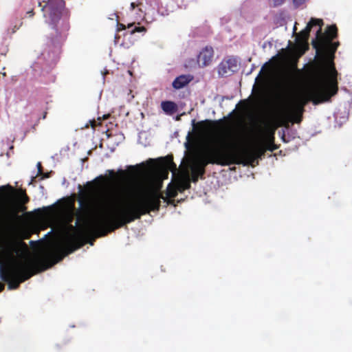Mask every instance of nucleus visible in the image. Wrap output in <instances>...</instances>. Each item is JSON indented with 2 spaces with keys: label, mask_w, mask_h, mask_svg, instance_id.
Returning <instances> with one entry per match:
<instances>
[{
  "label": "nucleus",
  "mask_w": 352,
  "mask_h": 352,
  "mask_svg": "<svg viewBox=\"0 0 352 352\" xmlns=\"http://www.w3.org/2000/svg\"><path fill=\"white\" fill-rule=\"evenodd\" d=\"M161 199L166 200V197L159 192H151L136 201L107 210L106 206L109 199L107 195L96 199L91 190H80L76 226H69L72 233L69 234L65 246L58 249L52 257L36 258L24 262L13 261L1 265L0 278L8 283V289H16L21 283L51 267L85 243L93 245L94 240L88 241L93 235L96 237L106 236L109 232L140 219L142 215L158 211Z\"/></svg>",
  "instance_id": "f257e3e1"
},
{
  "label": "nucleus",
  "mask_w": 352,
  "mask_h": 352,
  "mask_svg": "<svg viewBox=\"0 0 352 352\" xmlns=\"http://www.w3.org/2000/svg\"><path fill=\"white\" fill-rule=\"evenodd\" d=\"M338 72L332 65L329 75L323 76L316 73L314 83L309 91V98L305 95L298 96L287 111V117L293 123H300L302 120L305 106L309 100L314 104L327 102L338 91Z\"/></svg>",
  "instance_id": "f03ea898"
},
{
  "label": "nucleus",
  "mask_w": 352,
  "mask_h": 352,
  "mask_svg": "<svg viewBox=\"0 0 352 352\" xmlns=\"http://www.w3.org/2000/svg\"><path fill=\"white\" fill-rule=\"evenodd\" d=\"M241 162L240 155L235 151H230L229 142L224 137L218 136L213 138L197 156L193 167L200 172L202 179L209 164L228 166L241 164Z\"/></svg>",
  "instance_id": "7ed1b4c3"
},
{
  "label": "nucleus",
  "mask_w": 352,
  "mask_h": 352,
  "mask_svg": "<svg viewBox=\"0 0 352 352\" xmlns=\"http://www.w3.org/2000/svg\"><path fill=\"white\" fill-rule=\"evenodd\" d=\"M0 195L9 206V210L4 216L3 222L6 225H12L19 218V213L26 210L25 205L30 201V198L25 190L15 189L10 184L0 187Z\"/></svg>",
  "instance_id": "20e7f679"
},
{
  "label": "nucleus",
  "mask_w": 352,
  "mask_h": 352,
  "mask_svg": "<svg viewBox=\"0 0 352 352\" xmlns=\"http://www.w3.org/2000/svg\"><path fill=\"white\" fill-rule=\"evenodd\" d=\"M339 45V42L333 43L332 41H330L329 43L327 42L320 45V47L318 48V53H316V54L321 57L322 61H325L327 58H330L331 61L329 65L325 64L321 67L316 73L320 74L321 72L323 76H328L329 75L331 68L332 65H334L333 62L334 54L336 52ZM334 68L336 69V67Z\"/></svg>",
  "instance_id": "39448f33"
},
{
  "label": "nucleus",
  "mask_w": 352,
  "mask_h": 352,
  "mask_svg": "<svg viewBox=\"0 0 352 352\" xmlns=\"http://www.w3.org/2000/svg\"><path fill=\"white\" fill-rule=\"evenodd\" d=\"M229 146L230 151H235L240 155L242 161L241 164L244 165L250 164L254 166L255 162L258 164V159L261 158L266 150L263 146H258L253 151L241 150L239 144L236 141L229 142Z\"/></svg>",
  "instance_id": "423d86ee"
},
{
  "label": "nucleus",
  "mask_w": 352,
  "mask_h": 352,
  "mask_svg": "<svg viewBox=\"0 0 352 352\" xmlns=\"http://www.w3.org/2000/svg\"><path fill=\"white\" fill-rule=\"evenodd\" d=\"M316 35V38L311 42L313 47L316 50V53H318V47L320 45L327 42L333 41V40L338 36V28L336 25H329L327 28L325 32L323 34L322 32V25H318Z\"/></svg>",
  "instance_id": "0eeeda50"
},
{
  "label": "nucleus",
  "mask_w": 352,
  "mask_h": 352,
  "mask_svg": "<svg viewBox=\"0 0 352 352\" xmlns=\"http://www.w3.org/2000/svg\"><path fill=\"white\" fill-rule=\"evenodd\" d=\"M323 24L322 19L311 18L306 28L298 34L297 41L302 44H307L311 28L315 25H323Z\"/></svg>",
  "instance_id": "6e6552de"
},
{
  "label": "nucleus",
  "mask_w": 352,
  "mask_h": 352,
  "mask_svg": "<svg viewBox=\"0 0 352 352\" xmlns=\"http://www.w3.org/2000/svg\"><path fill=\"white\" fill-rule=\"evenodd\" d=\"M213 56V48L210 46H206L198 54L197 63L200 67H206L212 63Z\"/></svg>",
  "instance_id": "1a4fd4ad"
},
{
  "label": "nucleus",
  "mask_w": 352,
  "mask_h": 352,
  "mask_svg": "<svg viewBox=\"0 0 352 352\" xmlns=\"http://www.w3.org/2000/svg\"><path fill=\"white\" fill-rule=\"evenodd\" d=\"M160 163L157 164V169L160 171L164 172L165 175L168 174V170H170L173 174L177 170V166L173 162L172 155H168L165 157L160 159Z\"/></svg>",
  "instance_id": "9d476101"
},
{
  "label": "nucleus",
  "mask_w": 352,
  "mask_h": 352,
  "mask_svg": "<svg viewBox=\"0 0 352 352\" xmlns=\"http://www.w3.org/2000/svg\"><path fill=\"white\" fill-rule=\"evenodd\" d=\"M235 67H236V65L234 60L231 58L224 60L218 66L219 74L221 76H230Z\"/></svg>",
  "instance_id": "9b49d317"
},
{
  "label": "nucleus",
  "mask_w": 352,
  "mask_h": 352,
  "mask_svg": "<svg viewBox=\"0 0 352 352\" xmlns=\"http://www.w3.org/2000/svg\"><path fill=\"white\" fill-rule=\"evenodd\" d=\"M223 122V120H206L198 123V126L202 132H210L216 130L219 125Z\"/></svg>",
  "instance_id": "f8f14e48"
},
{
  "label": "nucleus",
  "mask_w": 352,
  "mask_h": 352,
  "mask_svg": "<svg viewBox=\"0 0 352 352\" xmlns=\"http://www.w3.org/2000/svg\"><path fill=\"white\" fill-rule=\"evenodd\" d=\"M192 78L190 77V76L187 75H181L178 77H177L173 82V87L175 89H179L183 87H184L186 85H187Z\"/></svg>",
  "instance_id": "ddd939ff"
},
{
  "label": "nucleus",
  "mask_w": 352,
  "mask_h": 352,
  "mask_svg": "<svg viewBox=\"0 0 352 352\" xmlns=\"http://www.w3.org/2000/svg\"><path fill=\"white\" fill-rule=\"evenodd\" d=\"M162 110L167 114H173L177 110V104L172 101H163L161 103Z\"/></svg>",
  "instance_id": "4468645a"
},
{
  "label": "nucleus",
  "mask_w": 352,
  "mask_h": 352,
  "mask_svg": "<svg viewBox=\"0 0 352 352\" xmlns=\"http://www.w3.org/2000/svg\"><path fill=\"white\" fill-rule=\"evenodd\" d=\"M178 191L183 192L184 190H188L190 188V182L189 179L186 178H179L175 184Z\"/></svg>",
  "instance_id": "2eb2a0df"
},
{
  "label": "nucleus",
  "mask_w": 352,
  "mask_h": 352,
  "mask_svg": "<svg viewBox=\"0 0 352 352\" xmlns=\"http://www.w3.org/2000/svg\"><path fill=\"white\" fill-rule=\"evenodd\" d=\"M274 135L272 133L266 140V150L274 151L278 149V146L274 143Z\"/></svg>",
  "instance_id": "dca6fc26"
},
{
  "label": "nucleus",
  "mask_w": 352,
  "mask_h": 352,
  "mask_svg": "<svg viewBox=\"0 0 352 352\" xmlns=\"http://www.w3.org/2000/svg\"><path fill=\"white\" fill-rule=\"evenodd\" d=\"M178 192L179 191H178V189H177L175 184H168V186L167 187L166 196L168 198L173 199L177 195Z\"/></svg>",
  "instance_id": "f3484780"
},
{
  "label": "nucleus",
  "mask_w": 352,
  "mask_h": 352,
  "mask_svg": "<svg viewBox=\"0 0 352 352\" xmlns=\"http://www.w3.org/2000/svg\"><path fill=\"white\" fill-rule=\"evenodd\" d=\"M141 6H142V3H135V2H132L131 3V9L132 10H133L135 8H138V11L140 12V14L138 13L139 14V16L140 17H144V14H143V10H142L141 8Z\"/></svg>",
  "instance_id": "a211bd4d"
},
{
  "label": "nucleus",
  "mask_w": 352,
  "mask_h": 352,
  "mask_svg": "<svg viewBox=\"0 0 352 352\" xmlns=\"http://www.w3.org/2000/svg\"><path fill=\"white\" fill-rule=\"evenodd\" d=\"M199 177L201 178V173L198 170H196V168L192 167V182H197L199 179Z\"/></svg>",
  "instance_id": "6ab92c4d"
},
{
  "label": "nucleus",
  "mask_w": 352,
  "mask_h": 352,
  "mask_svg": "<svg viewBox=\"0 0 352 352\" xmlns=\"http://www.w3.org/2000/svg\"><path fill=\"white\" fill-rule=\"evenodd\" d=\"M285 0H269V5L272 8H277L282 6Z\"/></svg>",
  "instance_id": "aec40b11"
},
{
  "label": "nucleus",
  "mask_w": 352,
  "mask_h": 352,
  "mask_svg": "<svg viewBox=\"0 0 352 352\" xmlns=\"http://www.w3.org/2000/svg\"><path fill=\"white\" fill-rule=\"evenodd\" d=\"M146 29L144 26L141 27H135L131 32V34H134L135 32H146Z\"/></svg>",
  "instance_id": "412c9836"
},
{
  "label": "nucleus",
  "mask_w": 352,
  "mask_h": 352,
  "mask_svg": "<svg viewBox=\"0 0 352 352\" xmlns=\"http://www.w3.org/2000/svg\"><path fill=\"white\" fill-rule=\"evenodd\" d=\"M38 175H41L43 174V166L41 162L37 163Z\"/></svg>",
  "instance_id": "4be33fe9"
},
{
  "label": "nucleus",
  "mask_w": 352,
  "mask_h": 352,
  "mask_svg": "<svg viewBox=\"0 0 352 352\" xmlns=\"http://www.w3.org/2000/svg\"><path fill=\"white\" fill-rule=\"evenodd\" d=\"M109 175H110L111 177H112L113 179H115L116 173H115L114 170H109Z\"/></svg>",
  "instance_id": "5701e85b"
},
{
  "label": "nucleus",
  "mask_w": 352,
  "mask_h": 352,
  "mask_svg": "<svg viewBox=\"0 0 352 352\" xmlns=\"http://www.w3.org/2000/svg\"><path fill=\"white\" fill-rule=\"evenodd\" d=\"M96 179L101 180L103 182H107V179L105 177L102 176V175H100Z\"/></svg>",
  "instance_id": "b1692460"
},
{
  "label": "nucleus",
  "mask_w": 352,
  "mask_h": 352,
  "mask_svg": "<svg viewBox=\"0 0 352 352\" xmlns=\"http://www.w3.org/2000/svg\"><path fill=\"white\" fill-rule=\"evenodd\" d=\"M118 30H124L126 28L125 25L124 24H122V23H118Z\"/></svg>",
  "instance_id": "393cba45"
},
{
  "label": "nucleus",
  "mask_w": 352,
  "mask_h": 352,
  "mask_svg": "<svg viewBox=\"0 0 352 352\" xmlns=\"http://www.w3.org/2000/svg\"><path fill=\"white\" fill-rule=\"evenodd\" d=\"M27 14H28V15H29V16L32 17V16H33L34 15V10H30V11H28V12H27Z\"/></svg>",
  "instance_id": "a878e982"
},
{
  "label": "nucleus",
  "mask_w": 352,
  "mask_h": 352,
  "mask_svg": "<svg viewBox=\"0 0 352 352\" xmlns=\"http://www.w3.org/2000/svg\"><path fill=\"white\" fill-rule=\"evenodd\" d=\"M41 175H43V178H48L50 177L48 173H43V174Z\"/></svg>",
  "instance_id": "bb28decb"
},
{
  "label": "nucleus",
  "mask_w": 352,
  "mask_h": 352,
  "mask_svg": "<svg viewBox=\"0 0 352 352\" xmlns=\"http://www.w3.org/2000/svg\"><path fill=\"white\" fill-rule=\"evenodd\" d=\"M293 69H294V70L295 72H299V70L297 69V67H296V63L293 65Z\"/></svg>",
  "instance_id": "cd10ccee"
},
{
  "label": "nucleus",
  "mask_w": 352,
  "mask_h": 352,
  "mask_svg": "<svg viewBox=\"0 0 352 352\" xmlns=\"http://www.w3.org/2000/svg\"><path fill=\"white\" fill-rule=\"evenodd\" d=\"M4 285L1 283H0V292H2L4 289Z\"/></svg>",
  "instance_id": "c85d7f7f"
},
{
  "label": "nucleus",
  "mask_w": 352,
  "mask_h": 352,
  "mask_svg": "<svg viewBox=\"0 0 352 352\" xmlns=\"http://www.w3.org/2000/svg\"><path fill=\"white\" fill-rule=\"evenodd\" d=\"M122 191L124 192H130L131 190H129V188H123L122 189Z\"/></svg>",
  "instance_id": "c756f323"
},
{
  "label": "nucleus",
  "mask_w": 352,
  "mask_h": 352,
  "mask_svg": "<svg viewBox=\"0 0 352 352\" xmlns=\"http://www.w3.org/2000/svg\"><path fill=\"white\" fill-rule=\"evenodd\" d=\"M173 202H174V200H173V199H168V200L167 201V203H168V204H172Z\"/></svg>",
  "instance_id": "7c9ffc66"
},
{
  "label": "nucleus",
  "mask_w": 352,
  "mask_h": 352,
  "mask_svg": "<svg viewBox=\"0 0 352 352\" xmlns=\"http://www.w3.org/2000/svg\"><path fill=\"white\" fill-rule=\"evenodd\" d=\"M87 186L92 188V184L91 183H87Z\"/></svg>",
  "instance_id": "2f4dec72"
},
{
  "label": "nucleus",
  "mask_w": 352,
  "mask_h": 352,
  "mask_svg": "<svg viewBox=\"0 0 352 352\" xmlns=\"http://www.w3.org/2000/svg\"><path fill=\"white\" fill-rule=\"evenodd\" d=\"M133 23H130V24H129V25H128V28H129L132 27V26H133Z\"/></svg>",
  "instance_id": "473e14b6"
},
{
  "label": "nucleus",
  "mask_w": 352,
  "mask_h": 352,
  "mask_svg": "<svg viewBox=\"0 0 352 352\" xmlns=\"http://www.w3.org/2000/svg\"><path fill=\"white\" fill-rule=\"evenodd\" d=\"M120 172L122 175H124V174H125L124 171H123V170H120Z\"/></svg>",
  "instance_id": "72a5a7b5"
},
{
  "label": "nucleus",
  "mask_w": 352,
  "mask_h": 352,
  "mask_svg": "<svg viewBox=\"0 0 352 352\" xmlns=\"http://www.w3.org/2000/svg\"><path fill=\"white\" fill-rule=\"evenodd\" d=\"M109 116V115H107V116H104V119H106V118H107Z\"/></svg>",
  "instance_id": "f704fd0d"
},
{
  "label": "nucleus",
  "mask_w": 352,
  "mask_h": 352,
  "mask_svg": "<svg viewBox=\"0 0 352 352\" xmlns=\"http://www.w3.org/2000/svg\"><path fill=\"white\" fill-rule=\"evenodd\" d=\"M46 116V113H45V115L43 116V118H45Z\"/></svg>",
  "instance_id": "c9c22d12"
}]
</instances>
